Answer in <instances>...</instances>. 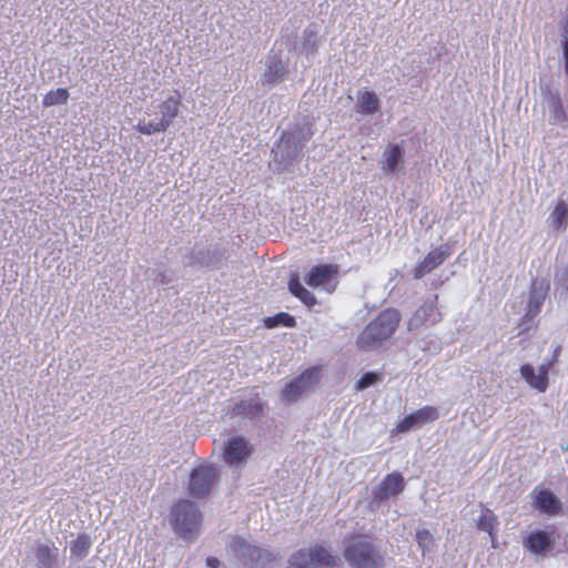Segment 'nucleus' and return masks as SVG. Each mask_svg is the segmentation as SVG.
Instances as JSON below:
<instances>
[{"mask_svg":"<svg viewBox=\"0 0 568 568\" xmlns=\"http://www.w3.org/2000/svg\"><path fill=\"white\" fill-rule=\"evenodd\" d=\"M313 135V124L306 118L293 128L283 131L278 142L272 149L273 161L276 164L275 171L282 172L297 161Z\"/></svg>","mask_w":568,"mask_h":568,"instance_id":"obj_1","label":"nucleus"},{"mask_svg":"<svg viewBox=\"0 0 568 568\" xmlns=\"http://www.w3.org/2000/svg\"><path fill=\"white\" fill-rule=\"evenodd\" d=\"M402 320L400 312L388 307L383 310L359 333L356 344L359 349L369 352L379 348L396 332Z\"/></svg>","mask_w":568,"mask_h":568,"instance_id":"obj_2","label":"nucleus"},{"mask_svg":"<svg viewBox=\"0 0 568 568\" xmlns=\"http://www.w3.org/2000/svg\"><path fill=\"white\" fill-rule=\"evenodd\" d=\"M343 556L354 568L385 567V554L367 536L353 537L346 544Z\"/></svg>","mask_w":568,"mask_h":568,"instance_id":"obj_3","label":"nucleus"},{"mask_svg":"<svg viewBox=\"0 0 568 568\" xmlns=\"http://www.w3.org/2000/svg\"><path fill=\"white\" fill-rule=\"evenodd\" d=\"M170 523L179 537L191 539L199 534L202 525V513L199 505L189 499L176 501L170 511Z\"/></svg>","mask_w":568,"mask_h":568,"instance_id":"obj_4","label":"nucleus"},{"mask_svg":"<svg viewBox=\"0 0 568 568\" xmlns=\"http://www.w3.org/2000/svg\"><path fill=\"white\" fill-rule=\"evenodd\" d=\"M229 549L240 568H264L275 559V555L270 549L262 548L241 536L232 538Z\"/></svg>","mask_w":568,"mask_h":568,"instance_id":"obj_5","label":"nucleus"},{"mask_svg":"<svg viewBox=\"0 0 568 568\" xmlns=\"http://www.w3.org/2000/svg\"><path fill=\"white\" fill-rule=\"evenodd\" d=\"M227 257V251L224 246L195 243L186 255V265L217 270L222 267Z\"/></svg>","mask_w":568,"mask_h":568,"instance_id":"obj_6","label":"nucleus"},{"mask_svg":"<svg viewBox=\"0 0 568 568\" xmlns=\"http://www.w3.org/2000/svg\"><path fill=\"white\" fill-rule=\"evenodd\" d=\"M266 410L267 402L255 387L235 399L231 415L241 420L255 422L261 419L266 414Z\"/></svg>","mask_w":568,"mask_h":568,"instance_id":"obj_7","label":"nucleus"},{"mask_svg":"<svg viewBox=\"0 0 568 568\" xmlns=\"http://www.w3.org/2000/svg\"><path fill=\"white\" fill-rule=\"evenodd\" d=\"M561 353V346L557 345L551 354L550 358L544 359V362L538 366V371L536 373L535 368L530 364H523L520 366V376L525 379V382L529 385L530 388L544 393L547 390L549 386L548 374L554 364L558 362V357Z\"/></svg>","mask_w":568,"mask_h":568,"instance_id":"obj_8","label":"nucleus"},{"mask_svg":"<svg viewBox=\"0 0 568 568\" xmlns=\"http://www.w3.org/2000/svg\"><path fill=\"white\" fill-rule=\"evenodd\" d=\"M219 477V470L213 465L205 464L193 468L189 479V494L197 499L206 497L216 485Z\"/></svg>","mask_w":568,"mask_h":568,"instance_id":"obj_9","label":"nucleus"},{"mask_svg":"<svg viewBox=\"0 0 568 568\" xmlns=\"http://www.w3.org/2000/svg\"><path fill=\"white\" fill-rule=\"evenodd\" d=\"M550 283L546 278H532L529 287L526 313L521 318V325L529 328L535 318L541 312L544 303L549 294Z\"/></svg>","mask_w":568,"mask_h":568,"instance_id":"obj_10","label":"nucleus"},{"mask_svg":"<svg viewBox=\"0 0 568 568\" xmlns=\"http://www.w3.org/2000/svg\"><path fill=\"white\" fill-rule=\"evenodd\" d=\"M443 313L438 307V295L427 298L408 318L407 329L418 331L424 326H434L442 322Z\"/></svg>","mask_w":568,"mask_h":568,"instance_id":"obj_11","label":"nucleus"},{"mask_svg":"<svg viewBox=\"0 0 568 568\" xmlns=\"http://www.w3.org/2000/svg\"><path fill=\"white\" fill-rule=\"evenodd\" d=\"M320 373L317 368H307L296 378L285 385L281 392V399L286 403L298 400L305 393L311 390L318 382Z\"/></svg>","mask_w":568,"mask_h":568,"instance_id":"obj_12","label":"nucleus"},{"mask_svg":"<svg viewBox=\"0 0 568 568\" xmlns=\"http://www.w3.org/2000/svg\"><path fill=\"white\" fill-rule=\"evenodd\" d=\"M405 489V479L400 473L386 475L382 481L372 489L371 506L378 508L392 497H396Z\"/></svg>","mask_w":568,"mask_h":568,"instance_id":"obj_13","label":"nucleus"},{"mask_svg":"<svg viewBox=\"0 0 568 568\" xmlns=\"http://www.w3.org/2000/svg\"><path fill=\"white\" fill-rule=\"evenodd\" d=\"M28 558L37 568H61L59 548L50 539L36 541L28 554Z\"/></svg>","mask_w":568,"mask_h":568,"instance_id":"obj_14","label":"nucleus"},{"mask_svg":"<svg viewBox=\"0 0 568 568\" xmlns=\"http://www.w3.org/2000/svg\"><path fill=\"white\" fill-rule=\"evenodd\" d=\"M320 27L317 23H310L302 32L300 42L293 43L287 40L286 45L290 51L304 54L306 58L314 57L320 48Z\"/></svg>","mask_w":568,"mask_h":568,"instance_id":"obj_15","label":"nucleus"},{"mask_svg":"<svg viewBox=\"0 0 568 568\" xmlns=\"http://www.w3.org/2000/svg\"><path fill=\"white\" fill-rule=\"evenodd\" d=\"M252 452L253 446L244 436H235L225 443L223 458L229 466H237L245 463Z\"/></svg>","mask_w":568,"mask_h":568,"instance_id":"obj_16","label":"nucleus"},{"mask_svg":"<svg viewBox=\"0 0 568 568\" xmlns=\"http://www.w3.org/2000/svg\"><path fill=\"white\" fill-rule=\"evenodd\" d=\"M452 254L450 246L448 244H442L438 247L432 250L422 262H419L413 270L414 278L420 280L425 275L429 274L433 270L442 265L446 258Z\"/></svg>","mask_w":568,"mask_h":568,"instance_id":"obj_17","label":"nucleus"},{"mask_svg":"<svg viewBox=\"0 0 568 568\" xmlns=\"http://www.w3.org/2000/svg\"><path fill=\"white\" fill-rule=\"evenodd\" d=\"M438 418V410L433 406H424L412 414L406 415L396 426L397 433H407L410 429L434 422Z\"/></svg>","mask_w":568,"mask_h":568,"instance_id":"obj_18","label":"nucleus"},{"mask_svg":"<svg viewBox=\"0 0 568 568\" xmlns=\"http://www.w3.org/2000/svg\"><path fill=\"white\" fill-rule=\"evenodd\" d=\"M181 103L182 95L178 90H174L173 94L169 95L156 106L158 113L161 115L159 121L165 129H169L173 120L179 115Z\"/></svg>","mask_w":568,"mask_h":568,"instance_id":"obj_19","label":"nucleus"},{"mask_svg":"<svg viewBox=\"0 0 568 568\" xmlns=\"http://www.w3.org/2000/svg\"><path fill=\"white\" fill-rule=\"evenodd\" d=\"M382 102L378 95L371 90H358L354 110L362 115H374L381 111Z\"/></svg>","mask_w":568,"mask_h":568,"instance_id":"obj_20","label":"nucleus"},{"mask_svg":"<svg viewBox=\"0 0 568 568\" xmlns=\"http://www.w3.org/2000/svg\"><path fill=\"white\" fill-rule=\"evenodd\" d=\"M338 272L337 265L318 264L313 266L305 276V283L312 287H317L328 283Z\"/></svg>","mask_w":568,"mask_h":568,"instance_id":"obj_21","label":"nucleus"},{"mask_svg":"<svg viewBox=\"0 0 568 568\" xmlns=\"http://www.w3.org/2000/svg\"><path fill=\"white\" fill-rule=\"evenodd\" d=\"M554 544L551 534L545 530L531 531L524 541V545L532 554L539 555L549 549Z\"/></svg>","mask_w":568,"mask_h":568,"instance_id":"obj_22","label":"nucleus"},{"mask_svg":"<svg viewBox=\"0 0 568 568\" xmlns=\"http://www.w3.org/2000/svg\"><path fill=\"white\" fill-rule=\"evenodd\" d=\"M286 73V65L284 64L280 54H270L266 60V69L264 72V80L267 84H275L283 80Z\"/></svg>","mask_w":568,"mask_h":568,"instance_id":"obj_23","label":"nucleus"},{"mask_svg":"<svg viewBox=\"0 0 568 568\" xmlns=\"http://www.w3.org/2000/svg\"><path fill=\"white\" fill-rule=\"evenodd\" d=\"M534 506L541 513L548 515L558 514L561 507L559 499L552 491L548 489H542L538 493Z\"/></svg>","mask_w":568,"mask_h":568,"instance_id":"obj_24","label":"nucleus"},{"mask_svg":"<svg viewBox=\"0 0 568 568\" xmlns=\"http://www.w3.org/2000/svg\"><path fill=\"white\" fill-rule=\"evenodd\" d=\"M91 546V537L85 532L79 534L78 537L70 542V560L74 562L82 561L89 555Z\"/></svg>","mask_w":568,"mask_h":568,"instance_id":"obj_25","label":"nucleus"},{"mask_svg":"<svg viewBox=\"0 0 568 568\" xmlns=\"http://www.w3.org/2000/svg\"><path fill=\"white\" fill-rule=\"evenodd\" d=\"M383 156L382 170L387 173H395L399 170V164L403 163L404 150L399 144H393L384 152Z\"/></svg>","mask_w":568,"mask_h":568,"instance_id":"obj_26","label":"nucleus"},{"mask_svg":"<svg viewBox=\"0 0 568 568\" xmlns=\"http://www.w3.org/2000/svg\"><path fill=\"white\" fill-rule=\"evenodd\" d=\"M288 291L307 307H312L317 304L315 295L303 286L297 275L290 278Z\"/></svg>","mask_w":568,"mask_h":568,"instance_id":"obj_27","label":"nucleus"},{"mask_svg":"<svg viewBox=\"0 0 568 568\" xmlns=\"http://www.w3.org/2000/svg\"><path fill=\"white\" fill-rule=\"evenodd\" d=\"M550 226L556 231L566 230L568 225V203L559 200L548 217Z\"/></svg>","mask_w":568,"mask_h":568,"instance_id":"obj_28","label":"nucleus"},{"mask_svg":"<svg viewBox=\"0 0 568 568\" xmlns=\"http://www.w3.org/2000/svg\"><path fill=\"white\" fill-rule=\"evenodd\" d=\"M312 557V568L333 567L335 557L322 545H315L310 548Z\"/></svg>","mask_w":568,"mask_h":568,"instance_id":"obj_29","label":"nucleus"},{"mask_svg":"<svg viewBox=\"0 0 568 568\" xmlns=\"http://www.w3.org/2000/svg\"><path fill=\"white\" fill-rule=\"evenodd\" d=\"M497 524V517L490 509L485 508L481 510L477 520V528L479 530L487 532L493 539L494 529Z\"/></svg>","mask_w":568,"mask_h":568,"instance_id":"obj_30","label":"nucleus"},{"mask_svg":"<svg viewBox=\"0 0 568 568\" xmlns=\"http://www.w3.org/2000/svg\"><path fill=\"white\" fill-rule=\"evenodd\" d=\"M264 324L267 328H274L278 326L294 327L296 325V320L288 313L280 312L274 316L266 317L264 320Z\"/></svg>","mask_w":568,"mask_h":568,"instance_id":"obj_31","label":"nucleus"},{"mask_svg":"<svg viewBox=\"0 0 568 568\" xmlns=\"http://www.w3.org/2000/svg\"><path fill=\"white\" fill-rule=\"evenodd\" d=\"M556 292L561 298L568 297V263L560 265L556 270L555 275Z\"/></svg>","mask_w":568,"mask_h":568,"instance_id":"obj_32","label":"nucleus"},{"mask_svg":"<svg viewBox=\"0 0 568 568\" xmlns=\"http://www.w3.org/2000/svg\"><path fill=\"white\" fill-rule=\"evenodd\" d=\"M69 99V91L64 88L49 91L42 100L43 106H53L65 104Z\"/></svg>","mask_w":568,"mask_h":568,"instance_id":"obj_33","label":"nucleus"},{"mask_svg":"<svg viewBox=\"0 0 568 568\" xmlns=\"http://www.w3.org/2000/svg\"><path fill=\"white\" fill-rule=\"evenodd\" d=\"M291 568H312V557L308 549H298L288 558Z\"/></svg>","mask_w":568,"mask_h":568,"instance_id":"obj_34","label":"nucleus"},{"mask_svg":"<svg viewBox=\"0 0 568 568\" xmlns=\"http://www.w3.org/2000/svg\"><path fill=\"white\" fill-rule=\"evenodd\" d=\"M415 538L423 556H425L434 546V537L427 529H418Z\"/></svg>","mask_w":568,"mask_h":568,"instance_id":"obj_35","label":"nucleus"},{"mask_svg":"<svg viewBox=\"0 0 568 568\" xmlns=\"http://www.w3.org/2000/svg\"><path fill=\"white\" fill-rule=\"evenodd\" d=\"M138 131L145 135H151L154 133L165 132L168 129L163 126V124L159 121H150L148 123L139 122Z\"/></svg>","mask_w":568,"mask_h":568,"instance_id":"obj_36","label":"nucleus"},{"mask_svg":"<svg viewBox=\"0 0 568 568\" xmlns=\"http://www.w3.org/2000/svg\"><path fill=\"white\" fill-rule=\"evenodd\" d=\"M378 381V375L375 372H367L357 381L356 388L363 390L374 385Z\"/></svg>","mask_w":568,"mask_h":568,"instance_id":"obj_37","label":"nucleus"},{"mask_svg":"<svg viewBox=\"0 0 568 568\" xmlns=\"http://www.w3.org/2000/svg\"><path fill=\"white\" fill-rule=\"evenodd\" d=\"M419 348L436 353L440 348V342L436 336L429 335L420 342Z\"/></svg>","mask_w":568,"mask_h":568,"instance_id":"obj_38","label":"nucleus"},{"mask_svg":"<svg viewBox=\"0 0 568 568\" xmlns=\"http://www.w3.org/2000/svg\"><path fill=\"white\" fill-rule=\"evenodd\" d=\"M173 281V273L166 270H158L154 282L160 285H168Z\"/></svg>","mask_w":568,"mask_h":568,"instance_id":"obj_39","label":"nucleus"},{"mask_svg":"<svg viewBox=\"0 0 568 568\" xmlns=\"http://www.w3.org/2000/svg\"><path fill=\"white\" fill-rule=\"evenodd\" d=\"M551 112H552V118H554L555 122L559 123L565 119V111L562 109V105H561L559 99L554 101Z\"/></svg>","mask_w":568,"mask_h":568,"instance_id":"obj_40","label":"nucleus"},{"mask_svg":"<svg viewBox=\"0 0 568 568\" xmlns=\"http://www.w3.org/2000/svg\"><path fill=\"white\" fill-rule=\"evenodd\" d=\"M561 45H562V57L565 60V71L568 74V36L564 34V40H562Z\"/></svg>","mask_w":568,"mask_h":568,"instance_id":"obj_41","label":"nucleus"},{"mask_svg":"<svg viewBox=\"0 0 568 568\" xmlns=\"http://www.w3.org/2000/svg\"><path fill=\"white\" fill-rule=\"evenodd\" d=\"M205 561L209 568H219L221 564L216 557H207Z\"/></svg>","mask_w":568,"mask_h":568,"instance_id":"obj_42","label":"nucleus"}]
</instances>
